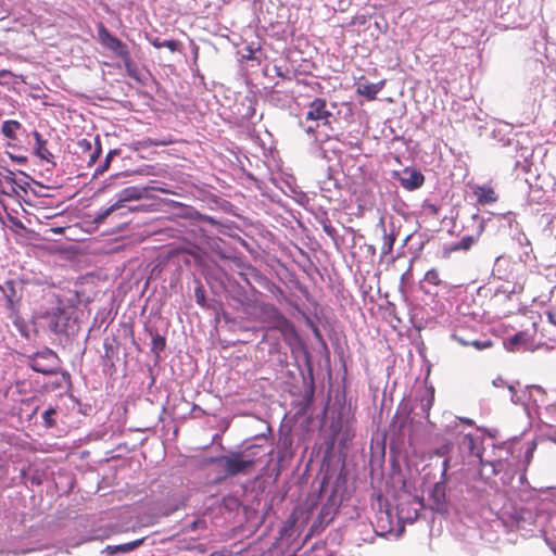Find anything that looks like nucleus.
Instances as JSON below:
<instances>
[{
    "mask_svg": "<svg viewBox=\"0 0 556 556\" xmlns=\"http://www.w3.org/2000/svg\"><path fill=\"white\" fill-rule=\"evenodd\" d=\"M149 190H154V191H159L162 193H172V191L168 190L167 188L160 187V186L127 187L121 191V193L118 194V200L114 204H112L111 206L106 207L105 210L99 212V214L94 218V222L103 223L105 220V218L108 216H110L113 212L125 207V205H124L125 202L137 201L140 199H143L144 197H147Z\"/></svg>",
    "mask_w": 556,
    "mask_h": 556,
    "instance_id": "obj_1",
    "label": "nucleus"
},
{
    "mask_svg": "<svg viewBox=\"0 0 556 556\" xmlns=\"http://www.w3.org/2000/svg\"><path fill=\"white\" fill-rule=\"evenodd\" d=\"M332 113L327 109V101L323 98H315L309 102L305 113V122L309 124L305 128V132L315 136L320 125L331 126Z\"/></svg>",
    "mask_w": 556,
    "mask_h": 556,
    "instance_id": "obj_2",
    "label": "nucleus"
},
{
    "mask_svg": "<svg viewBox=\"0 0 556 556\" xmlns=\"http://www.w3.org/2000/svg\"><path fill=\"white\" fill-rule=\"evenodd\" d=\"M97 31L100 45L110 50L117 59L122 60L130 53L128 46L114 36L103 23L97 25Z\"/></svg>",
    "mask_w": 556,
    "mask_h": 556,
    "instance_id": "obj_3",
    "label": "nucleus"
},
{
    "mask_svg": "<svg viewBox=\"0 0 556 556\" xmlns=\"http://www.w3.org/2000/svg\"><path fill=\"white\" fill-rule=\"evenodd\" d=\"M220 460L228 476L248 473L252 468V460L245 459L241 452H233L229 456L222 457Z\"/></svg>",
    "mask_w": 556,
    "mask_h": 556,
    "instance_id": "obj_4",
    "label": "nucleus"
},
{
    "mask_svg": "<svg viewBox=\"0 0 556 556\" xmlns=\"http://www.w3.org/2000/svg\"><path fill=\"white\" fill-rule=\"evenodd\" d=\"M58 358L56 354L47 350L41 353H37L30 363V367L40 374L43 375H55L58 372V368L55 366V359Z\"/></svg>",
    "mask_w": 556,
    "mask_h": 556,
    "instance_id": "obj_5",
    "label": "nucleus"
},
{
    "mask_svg": "<svg viewBox=\"0 0 556 556\" xmlns=\"http://www.w3.org/2000/svg\"><path fill=\"white\" fill-rule=\"evenodd\" d=\"M43 317L47 319L50 331L56 334L65 332L68 321L65 308L61 306L53 307L50 312H47Z\"/></svg>",
    "mask_w": 556,
    "mask_h": 556,
    "instance_id": "obj_6",
    "label": "nucleus"
},
{
    "mask_svg": "<svg viewBox=\"0 0 556 556\" xmlns=\"http://www.w3.org/2000/svg\"><path fill=\"white\" fill-rule=\"evenodd\" d=\"M534 332H530L529 330L519 331L509 338L507 342V348L510 351H519V350H529L534 342Z\"/></svg>",
    "mask_w": 556,
    "mask_h": 556,
    "instance_id": "obj_7",
    "label": "nucleus"
},
{
    "mask_svg": "<svg viewBox=\"0 0 556 556\" xmlns=\"http://www.w3.org/2000/svg\"><path fill=\"white\" fill-rule=\"evenodd\" d=\"M472 193L479 205L493 204L498 200V194L496 193L495 189L489 184L475 185L472 187Z\"/></svg>",
    "mask_w": 556,
    "mask_h": 556,
    "instance_id": "obj_8",
    "label": "nucleus"
},
{
    "mask_svg": "<svg viewBox=\"0 0 556 556\" xmlns=\"http://www.w3.org/2000/svg\"><path fill=\"white\" fill-rule=\"evenodd\" d=\"M271 312L274 323L273 328L280 331L286 339L296 337V331L293 324L277 308L273 307Z\"/></svg>",
    "mask_w": 556,
    "mask_h": 556,
    "instance_id": "obj_9",
    "label": "nucleus"
},
{
    "mask_svg": "<svg viewBox=\"0 0 556 556\" xmlns=\"http://www.w3.org/2000/svg\"><path fill=\"white\" fill-rule=\"evenodd\" d=\"M2 293L7 300V307L14 314L17 313V306L21 301L22 295L16 290L15 280H7L2 286H0Z\"/></svg>",
    "mask_w": 556,
    "mask_h": 556,
    "instance_id": "obj_10",
    "label": "nucleus"
},
{
    "mask_svg": "<svg viewBox=\"0 0 556 556\" xmlns=\"http://www.w3.org/2000/svg\"><path fill=\"white\" fill-rule=\"evenodd\" d=\"M400 181L405 189L415 190L424 185L425 176L416 169H405Z\"/></svg>",
    "mask_w": 556,
    "mask_h": 556,
    "instance_id": "obj_11",
    "label": "nucleus"
},
{
    "mask_svg": "<svg viewBox=\"0 0 556 556\" xmlns=\"http://www.w3.org/2000/svg\"><path fill=\"white\" fill-rule=\"evenodd\" d=\"M384 86V81L381 80L377 84L372 83H361L357 85L356 93L365 97L368 101H374L377 94L381 91Z\"/></svg>",
    "mask_w": 556,
    "mask_h": 556,
    "instance_id": "obj_12",
    "label": "nucleus"
},
{
    "mask_svg": "<svg viewBox=\"0 0 556 556\" xmlns=\"http://www.w3.org/2000/svg\"><path fill=\"white\" fill-rule=\"evenodd\" d=\"M481 464L484 467L490 466L492 468L493 475H498L501 472H508V471L513 470V467H514V464H511L507 457H505V458L500 457L498 459H494L491 462L481 460Z\"/></svg>",
    "mask_w": 556,
    "mask_h": 556,
    "instance_id": "obj_13",
    "label": "nucleus"
},
{
    "mask_svg": "<svg viewBox=\"0 0 556 556\" xmlns=\"http://www.w3.org/2000/svg\"><path fill=\"white\" fill-rule=\"evenodd\" d=\"M477 239L473 236H466L459 242H456L448 248L444 249V255L448 256L451 253L463 250L468 251L476 243Z\"/></svg>",
    "mask_w": 556,
    "mask_h": 556,
    "instance_id": "obj_14",
    "label": "nucleus"
},
{
    "mask_svg": "<svg viewBox=\"0 0 556 556\" xmlns=\"http://www.w3.org/2000/svg\"><path fill=\"white\" fill-rule=\"evenodd\" d=\"M79 148L83 152H88V164H93L101 153V147L99 142H97L96 148L92 150L91 142L87 139H81L78 141Z\"/></svg>",
    "mask_w": 556,
    "mask_h": 556,
    "instance_id": "obj_15",
    "label": "nucleus"
},
{
    "mask_svg": "<svg viewBox=\"0 0 556 556\" xmlns=\"http://www.w3.org/2000/svg\"><path fill=\"white\" fill-rule=\"evenodd\" d=\"M34 137L36 139V152L38 156H40L42 160L50 161V157L53 155L47 149V143L45 140H42L41 135L38 131H35Z\"/></svg>",
    "mask_w": 556,
    "mask_h": 556,
    "instance_id": "obj_16",
    "label": "nucleus"
},
{
    "mask_svg": "<svg viewBox=\"0 0 556 556\" xmlns=\"http://www.w3.org/2000/svg\"><path fill=\"white\" fill-rule=\"evenodd\" d=\"M21 128V123L17 121H5L2 124V134L9 139H16V130Z\"/></svg>",
    "mask_w": 556,
    "mask_h": 556,
    "instance_id": "obj_17",
    "label": "nucleus"
},
{
    "mask_svg": "<svg viewBox=\"0 0 556 556\" xmlns=\"http://www.w3.org/2000/svg\"><path fill=\"white\" fill-rule=\"evenodd\" d=\"M453 339L456 340L459 344H462L464 346L472 345L477 350H484V349L492 346L491 340H485V341L473 340L471 342H468V341L464 340L463 338L458 337L457 334H453Z\"/></svg>",
    "mask_w": 556,
    "mask_h": 556,
    "instance_id": "obj_18",
    "label": "nucleus"
},
{
    "mask_svg": "<svg viewBox=\"0 0 556 556\" xmlns=\"http://www.w3.org/2000/svg\"><path fill=\"white\" fill-rule=\"evenodd\" d=\"M260 450H262L261 445L253 444V445H249L248 447H245L244 451H241V453L244 455L245 459L252 460V467L261 458L260 453H258Z\"/></svg>",
    "mask_w": 556,
    "mask_h": 556,
    "instance_id": "obj_19",
    "label": "nucleus"
},
{
    "mask_svg": "<svg viewBox=\"0 0 556 556\" xmlns=\"http://www.w3.org/2000/svg\"><path fill=\"white\" fill-rule=\"evenodd\" d=\"M122 62L124 63V67L126 70V73L127 75L130 77V78H134V79H139V76H138V68L136 66V63L134 62L132 58H131V54H127V56H125L124 59H122Z\"/></svg>",
    "mask_w": 556,
    "mask_h": 556,
    "instance_id": "obj_20",
    "label": "nucleus"
},
{
    "mask_svg": "<svg viewBox=\"0 0 556 556\" xmlns=\"http://www.w3.org/2000/svg\"><path fill=\"white\" fill-rule=\"evenodd\" d=\"M143 541H144V539H139V540H135L132 542L116 545L114 547L109 546V548L112 549L113 552L128 553V552H131V551L136 549L137 547H139L143 543Z\"/></svg>",
    "mask_w": 556,
    "mask_h": 556,
    "instance_id": "obj_21",
    "label": "nucleus"
},
{
    "mask_svg": "<svg viewBox=\"0 0 556 556\" xmlns=\"http://www.w3.org/2000/svg\"><path fill=\"white\" fill-rule=\"evenodd\" d=\"M394 242H395V236L394 233H387L386 231L383 232V243L381 245V253L383 255H387L389 253L392 252L393 250V245H394Z\"/></svg>",
    "mask_w": 556,
    "mask_h": 556,
    "instance_id": "obj_22",
    "label": "nucleus"
},
{
    "mask_svg": "<svg viewBox=\"0 0 556 556\" xmlns=\"http://www.w3.org/2000/svg\"><path fill=\"white\" fill-rule=\"evenodd\" d=\"M181 142L186 143V140H175L170 136L163 139H149V144L152 147H164L172 143Z\"/></svg>",
    "mask_w": 556,
    "mask_h": 556,
    "instance_id": "obj_23",
    "label": "nucleus"
},
{
    "mask_svg": "<svg viewBox=\"0 0 556 556\" xmlns=\"http://www.w3.org/2000/svg\"><path fill=\"white\" fill-rule=\"evenodd\" d=\"M425 281L432 285V286H440L441 285V279H440V276H439V271L435 269V268H432L430 270H428L425 275Z\"/></svg>",
    "mask_w": 556,
    "mask_h": 556,
    "instance_id": "obj_24",
    "label": "nucleus"
},
{
    "mask_svg": "<svg viewBox=\"0 0 556 556\" xmlns=\"http://www.w3.org/2000/svg\"><path fill=\"white\" fill-rule=\"evenodd\" d=\"M165 345H166V342H165V338L160 336V334H155L152 337V350L156 353L163 351L165 349Z\"/></svg>",
    "mask_w": 556,
    "mask_h": 556,
    "instance_id": "obj_25",
    "label": "nucleus"
},
{
    "mask_svg": "<svg viewBox=\"0 0 556 556\" xmlns=\"http://www.w3.org/2000/svg\"><path fill=\"white\" fill-rule=\"evenodd\" d=\"M56 410L52 407L48 408L42 414V419L47 428H52L55 426V420L53 419V415H55Z\"/></svg>",
    "mask_w": 556,
    "mask_h": 556,
    "instance_id": "obj_26",
    "label": "nucleus"
},
{
    "mask_svg": "<svg viewBox=\"0 0 556 556\" xmlns=\"http://www.w3.org/2000/svg\"><path fill=\"white\" fill-rule=\"evenodd\" d=\"M206 520L204 518H197L193 520L189 526L188 530L195 531V530H204L206 529Z\"/></svg>",
    "mask_w": 556,
    "mask_h": 556,
    "instance_id": "obj_27",
    "label": "nucleus"
},
{
    "mask_svg": "<svg viewBox=\"0 0 556 556\" xmlns=\"http://www.w3.org/2000/svg\"><path fill=\"white\" fill-rule=\"evenodd\" d=\"M181 43L178 40H164L163 48H167L172 52L179 50Z\"/></svg>",
    "mask_w": 556,
    "mask_h": 556,
    "instance_id": "obj_28",
    "label": "nucleus"
},
{
    "mask_svg": "<svg viewBox=\"0 0 556 556\" xmlns=\"http://www.w3.org/2000/svg\"><path fill=\"white\" fill-rule=\"evenodd\" d=\"M195 299H197V303L201 306H203L205 304V294H204V290L202 289V287H198L195 289Z\"/></svg>",
    "mask_w": 556,
    "mask_h": 556,
    "instance_id": "obj_29",
    "label": "nucleus"
},
{
    "mask_svg": "<svg viewBox=\"0 0 556 556\" xmlns=\"http://www.w3.org/2000/svg\"><path fill=\"white\" fill-rule=\"evenodd\" d=\"M324 230L325 232L330 236L331 238H334L336 235H337V231L336 229L330 225V224H325L324 225Z\"/></svg>",
    "mask_w": 556,
    "mask_h": 556,
    "instance_id": "obj_30",
    "label": "nucleus"
},
{
    "mask_svg": "<svg viewBox=\"0 0 556 556\" xmlns=\"http://www.w3.org/2000/svg\"><path fill=\"white\" fill-rule=\"evenodd\" d=\"M111 157H112V154H111V153H109V154L106 155V157H105V161H104V163H103L102 167H101V168H99V169H97V173H100V174H101V173H103V172L109 167V164H110Z\"/></svg>",
    "mask_w": 556,
    "mask_h": 556,
    "instance_id": "obj_31",
    "label": "nucleus"
},
{
    "mask_svg": "<svg viewBox=\"0 0 556 556\" xmlns=\"http://www.w3.org/2000/svg\"><path fill=\"white\" fill-rule=\"evenodd\" d=\"M150 43L154 48L161 49V48H163L164 41H162L160 38H153V39H150Z\"/></svg>",
    "mask_w": 556,
    "mask_h": 556,
    "instance_id": "obj_32",
    "label": "nucleus"
},
{
    "mask_svg": "<svg viewBox=\"0 0 556 556\" xmlns=\"http://www.w3.org/2000/svg\"><path fill=\"white\" fill-rule=\"evenodd\" d=\"M427 208H429L433 214L438 213V207L434 204H428Z\"/></svg>",
    "mask_w": 556,
    "mask_h": 556,
    "instance_id": "obj_33",
    "label": "nucleus"
},
{
    "mask_svg": "<svg viewBox=\"0 0 556 556\" xmlns=\"http://www.w3.org/2000/svg\"><path fill=\"white\" fill-rule=\"evenodd\" d=\"M459 420L463 424L468 425V426H472L473 425V421L471 419H468V418H459Z\"/></svg>",
    "mask_w": 556,
    "mask_h": 556,
    "instance_id": "obj_34",
    "label": "nucleus"
},
{
    "mask_svg": "<svg viewBox=\"0 0 556 556\" xmlns=\"http://www.w3.org/2000/svg\"><path fill=\"white\" fill-rule=\"evenodd\" d=\"M448 463H450V460H448V459H445V460L443 462V475H445V473H446V470H447V468H448Z\"/></svg>",
    "mask_w": 556,
    "mask_h": 556,
    "instance_id": "obj_35",
    "label": "nucleus"
},
{
    "mask_svg": "<svg viewBox=\"0 0 556 556\" xmlns=\"http://www.w3.org/2000/svg\"><path fill=\"white\" fill-rule=\"evenodd\" d=\"M466 439H468V440H469L470 444H472V443H473V437H472L471 434H467V435H466Z\"/></svg>",
    "mask_w": 556,
    "mask_h": 556,
    "instance_id": "obj_36",
    "label": "nucleus"
},
{
    "mask_svg": "<svg viewBox=\"0 0 556 556\" xmlns=\"http://www.w3.org/2000/svg\"><path fill=\"white\" fill-rule=\"evenodd\" d=\"M500 451H504L506 453V455H508L510 453L509 450L500 448Z\"/></svg>",
    "mask_w": 556,
    "mask_h": 556,
    "instance_id": "obj_37",
    "label": "nucleus"
},
{
    "mask_svg": "<svg viewBox=\"0 0 556 556\" xmlns=\"http://www.w3.org/2000/svg\"><path fill=\"white\" fill-rule=\"evenodd\" d=\"M17 161H20V162L25 161V157H17Z\"/></svg>",
    "mask_w": 556,
    "mask_h": 556,
    "instance_id": "obj_38",
    "label": "nucleus"
},
{
    "mask_svg": "<svg viewBox=\"0 0 556 556\" xmlns=\"http://www.w3.org/2000/svg\"><path fill=\"white\" fill-rule=\"evenodd\" d=\"M54 231H55V232H61V231H62V229H61V228H59V229H55Z\"/></svg>",
    "mask_w": 556,
    "mask_h": 556,
    "instance_id": "obj_39",
    "label": "nucleus"
}]
</instances>
